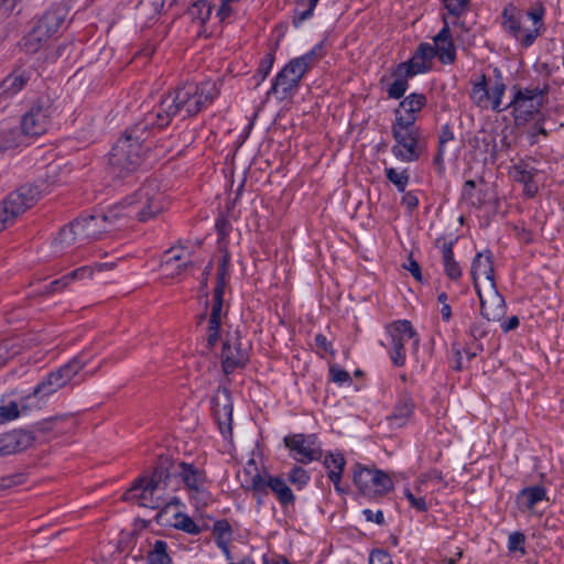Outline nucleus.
<instances>
[{
	"label": "nucleus",
	"instance_id": "680f3d73",
	"mask_svg": "<svg viewBox=\"0 0 564 564\" xmlns=\"http://www.w3.org/2000/svg\"><path fill=\"white\" fill-rule=\"evenodd\" d=\"M403 267H404L405 270L411 272V274L413 275V278L416 281H421L422 280V273H421L420 265H419V263L412 257H410L408 259V262L404 263Z\"/></svg>",
	"mask_w": 564,
	"mask_h": 564
},
{
	"label": "nucleus",
	"instance_id": "412c9836",
	"mask_svg": "<svg viewBox=\"0 0 564 564\" xmlns=\"http://www.w3.org/2000/svg\"><path fill=\"white\" fill-rule=\"evenodd\" d=\"M425 106L426 96L424 94L412 93L408 95L394 110V121L392 124L417 127L415 122Z\"/></svg>",
	"mask_w": 564,
	"mask_h": 564
},
{
	"label": "nucleus",
	"instance_id": "ddd939ff",
	"mask_svg": "<svg viewBox=\"0 0 564 564\" xmlns=\"http://www.w3.org/2000/svg\"><path fill=\"white\" fill-rule=\"evenodd\" d=\"M354 484L364 496L370 498L381 497L393 488V482L386 471L361 464L355 466Z\"/></svg>",
	"mask_w": 564,
	"mask_h": 564
},
{
	"label": "nucleus",
	"instance_id": "de8ad7c7",
	"mask_svg": "<svg viewBox=\"0 0 564 564\" xmlns=\"http://www.w3.org/2000/svg\"><path fill=\"white\" fill-rule=\"evenodd\" d=\"M288 479L291 484H293L297 489L301 490L308 484L311 477L304 468L300 466H294L289 471Z\"/></svg>",
	"mask_w": 564,
	"mask_h": 564
},
{
	"label": "nucleus",
	"instance_id": "49530a36",
	"mask_svg": "<svg viewBox=\"0 0 564 564\" xmlns=\"http://www.w3.org/2000/svg\"><path fill=\"white\" fill-rule=\"evenodd\" d=\"M274 63V55L272 53H267L262 59L260 61L259 67L254 75L256 85H260L270 74L272 66Z\"/></svg>",
	"mask_w": 564,
	"mask_h": 564
},
{
	"label": "nucleus",
	"instance_id": "e2e57ef3",
	"mask_svg": "<svg viewBox=\"0 0 564 564\" xmlns=\"http://www.w3.org/2000/svg\"><path fill=\"white\" fill-rule=\"evenodd\" d=\"M362 514L367 521L375 522L377 524H382L384 522L383 512L381 510H377L375 512L371 509H365Z\"/></svg>",
	"mask_w": 564,
	"mask_h": 564
},
{
	"label": "nucleus",
	"instance_id": "1a4fd4ad",
	"mask_svg": "<svg viewBox=\"0 0 564 564\" xmlns=\"http://www.w3.org/2000/svg\"><path fill=\"white\" fill-rule=\"evenodd\" d=\"M394 144L391 152L401 162L417 161L425 152V141L419 127L391 126Z\"/></svg>",
	"mask_w": 564,
	"mask_h": 564
},
{
	"label": "nucleus",
	"instance_id": "37998d69",
	"mask_svg": "<svg viewBox=\"0 0 564 564\" xmlns=\"http://www.w3.org/2000/svg\"><path fill=\"white\" fill-rule=\"evenodd\" d=\"M213 11V7L207 0H197L193 3L189 9V14L193 19L198 20L202 23H205L209 20Z\"/></svg>",
	"mask_w": 564,
	"mask_h": 564
},
{
	"label": "nucleus",
	"instance_id": "c03bdc74",
	"mask_svg": "<svg viewBox=\"0 0 564 564\" xmlns=\"http://www.w3.org/2000/svg\"><path fill=\"white\" fill-rule=\"evenodd\" d=\"M213 534L216 544H229L231 540V527L226 520H219L214 523Z\"/></svg>",
	"mask_w": 564,
	"mask_h": 564
},
{
	"label": "nucleus",
	"instance_id": "58836bf2",
	"mask_svg": "<svg viewBox=\"0 0 564 564\" xmlns=\"http://www.w3.org/2000/svg\"><path fill=\"white\" fill-rule=\"evenodd\" d=\"M174 521L171 522V527L176 530H181L191 535H198L202 532V528L186 513L176 512Z\"/></svg>",
	"mask_w": 564,
	"mask_h": 564
},
{
	"label": "nucleus",
	"instance_id": "338daca9",
	"mask_svg": "<svg viewBox=\"0 0 564 564\" xmlns=\"http://www.w3.org/2000/svg\"><path fill=\"white\" fill-rule=\"evenodd\" d=\"M519 323L518 316L513 315L508 321L501 323V329L503 333H508L516 329L519 326Z\"/></svg>",
	"mask_w": 564,
	"mask_h": 564
},
{
	"label": "nucleus",
	"instance_id": "09e8293b",
	"mask_svg": "<svg viewBox=\"0 0 564 564\" xmlns=\"http://www.w3.org/2000/svg\"><path fill=\"white\" fill-rule=\"evenodd\" d=\"M408 78L405 75L395 76V79L388 87V96L392 99H400L408 89Z\"/></svg>",
	"mask_w": 564,
	"mask_h": 564
},
{
	"label": "nucleus",
	"instance_id": "a211bd4d",
	"mask_svg": "<svg viewBox=\"0 0 564 564\" xmlns=\"http://www.w3.org/2000/svg\"><path fill=\"white\" fill-rule=\"evenodd\" d=\"M214 417L225 438L232 435V400L228 389L219 387L212 399Z\"/></svg>",
	"mask_w": 564,
	"mask_h": 564
},
{
	"label": "nucleus",
	"instance_id": "6ab92c4d",
	"mask_svg": "<svg viewBox=\"0 0 564 564\" xmlns=\"http://www.w3.org/2000/svg\"><path fill=\"white\" fill-rule=\"evenodd\" d=\"M35 75L32 68H15L0 82V107L9 104Z\"/></svg>",
	"mask_w": 564,
	"mask_h": 564
},
{
	"label": "nucleus",
	"instance_id": "423d86ee",
	"mask_svg": "<svg viewBox=\"0 0 564 564\" xmlns=\"http://www.w3.org/2000/svg\"><path fill=\"white\" fill-rule=\"evenodd\" d=\"M169 478L166 469L158 467L151 477L144 476L137 479L123 497L140 507L159 509L165 503Z\"/></svg>",
	"mask_w": 564,
	"mask_h": 564
},
{
	"label": "nucleus",
	"instance_id": "72a5a7b5",
	"mask_svg": "<svg viewBox=\"0 0 564 564\" xmlns=\"http://www.w3.org/2000/svg\"><path fill=\"white\" fill-rule=\"evenodd\" d=\"M63 22L64 18L58 12L50 11L40 18L35 28L37 29V33L43 34V36L50 39L58 31Z\"/></svg>",
	"mask_w": 564,
	"mask_h": 564
},
{
	"label": "nucleus",
	"instance_id": "8fccbe9b",
	"mask_svg": "<svg viewBox=\"0 0 564 564\" xmlns=\"http://www.w3.org/2000/svg\"><path fill=\"white\" fill-rule=\"evenodd\" d=\"M243 474L246 476V479L241 482V486L246 490H249V491H251V484H252L253 479H256V475L258 477H264V475H262L259 471V468H258V465H257L254 458H250L247 462L246 466L243 467Z\"/></svg>",
	"mask_w": 564,
	"mask_h": 564
},
{
	"label": "nucleus",
	"instance_id": "b1692460",
	"mask_svg": "<svg viewBox=\"0 0 564 564\" xmlns=\"http://www.w3.org/2000/svg\"><path fill=\"white\" fill-rule=\"evenodd\" d=\"M193 265L191 252L184 247L169 249L161 263V271L166 278H176Z\"/></svg>",
	"mask_w": 564,
	"mask_h": 564
},
{
	"label": "nucleus",
	"instance_id": "4468645a",
	"mask_svg": "<svg viewBox=\"0 0 564 564\" xmlns=\"http://www.w3.org/2000/svg\"><path fill=\"white\" fill-rule=\"evenodd\" d=\"M269 490L274 494L283 509L286 510L289 507L294 506L295 496L282 477L272 476L270 474H264V477H258L256 475V479H253L251 484V491L257 497L258 505L262 503V497L267 496Z\"/></svg>",
	"mask_w": 564,
	"mask_h": 564
},
{
	"label": "nucleus",
	"instance_id": "39448f33",
	"mask_svg": "<svg viewBox=\"0 0 564 564\" xmlns=\"http://www.w3.org/2000/svg\"><path fill=\"white\" fill-rule=\"evenodd\" d=\"M544 11L541 3L534 4L528 11L509 4L502 11V28L521 46L530 47L544 28Z\"/></svg>",
	"mask_w": 564,
	"mask_h": 564
},
{
	"label": "nucleus",
	"instance_id": "4be33fe9",
	"mask_svg": "<svg viewBox=\"0 0 564 564\" xmlns=\"http://www.w3.org/2000/svg\"><path fill=\"white\" fill-rule=\"evenodd\" d=\"M226 316L227 311L224 308V293H219V290L214 291L213 305L206 328L205 350H203V352H209L218 343L220 327Z\"/></svg>",
	"mask_w": 564,
	"mask_h": 564
},
{
	"label": "nucleus",
	"instance_id": "3c124183",
	"mask_svg": "<svg viewBox=\"0 0 564 564\" xmlns=\"http://www.w3.org/2000/svg\"><path fill=\"white\" fill-rule=\"evenodd\" d=\"M403 495L409 501L411 508L419 512H426L429 510V506L424 496L414 494V491H412L409 487L403 489Z\"/></svg>",
	"mask_w": 564,
	"mask_h": 564
},
{
	"label": "nucleus",
	"instance_id": "4d7b16f0",
	"mask_svg": "<svg viewBox=\"0 0 564 564\" xmlns=\"http://www.w3.org/2000/svg\"><path fill=\"white\" fill-rule=\"evenodd\" d=\"M19 354V347L11 341H6L0 347V367L4 366L7 361Z\"/></svg>",
	"mask_w": 564,
	"mask_h": 564
},
{
	"label": "nucleus",
	"instance_id": "7ed1b4c3",
	"mask_svg": "<svg viewBox=\"0 0 564 564\" xmlns=\"http://www.w3.org/2000/svg\"><path fill=\"white\" fill-rule=\"evenodd\" d=\"M151 127H156V121L148 112L140 122L124 131L109 153V164L112 169L121 173L132 172L139 167L149 149L144 142Z\"/></svg>",
	"mask_w": 564,
	"mask_h": 564
},
{
	"label": "nucleus",
	"instance_id": "774afa93",
	"mask_svg": "<svg viewBox=\"0 0 564 564\" xmlns=\"http://www.w3.org/2000/svg\"><path fill=\"white\" fill-rule=\"evenodd\" d=\"M454 139V134H453V131L451 130L449 126H444L442 128V131H441V134H440V138H438V143H442V144H446L447 142L452 141Z\"/></svg>",
	"mask_w": 564,
	"mask_h": 564
},
{
	"label": "nucleus",
	"instance_id": "13d9d810",
	"mask_svg": "<svg viewBox=\"0 0 564 564\" xmlns=\"http://www.w3.org/2000/svg\"><path fill=\"white\" fill-rule=\"evenodd\" d=\"M368 564H393V561L388 552L373 550L369 555Z\"/></svg>",
	"mask_w": 564,
	"mask_h": 564
},
{
	"label": "nucleus",
	"instance_id": "c756f323",
	"mask_svg": "<svg viewBox=\"0 0 564 564\" xmlns=\"http://www.w3.org/2000/svg\"><path fill=\"white\" fill-rule=\"evenodd\" d=\"M2 436L4 440L3 446H7V453H9V455L28 449L34 442L32 433L22 430L13 431Z\"/></svg>",
	"mask_w": 564,
	"mask_h": 564
},
{
	"label": "nucleus",
	"instance_id": "f03ea898",
	"mask_svg": "<svg viewBox=\"0 0 564 564\" xmlns=\"http://www.w3.org/2000/svg\"><path fill=\"white\" fill-rule=\"evenodd\" d=\"M219 95L214 82L187 83L163 96L149 113L154 117L158 128L167 127L173 118L182 112L184 117L197 115Z\"/></svg>",
	"mask_w": 564,
	"mask_h": 564
},
{
	"label": "nucleus",
	"instance_id": "9d476101",
	"mask_svg": "<svg viewBox=\"0 0 564 564\" xmlns=\"http://www.w3.org/2000/svg\"><path fill=\"white\" fill-rule=\"evenodd\" d=\"M37 185L25 184L10 193L0 202V231L12 225L14 220L32 207L41 197Z\"/></svg>",
	"mask_w": 564,
	"mask_h": 564
},
{
	"label": "nucleus",
	"instance_id": "0e129e2a",
	"mask_svg": "<svg viewBox=\"0 0 564 564\" xmlns=\"http://www.w3.org/2000/svg\"><path fill=\"white\" fill-rule=\"evenodd\" d=\"M546 135L547 132L544 127L540 123V121L535 122L529 132V141L531 144H535L538 142V135Z\"/></svg>",
	"mask_w": 564,
	"mask_h": 564
},
{
	"label": "nucleus",
	"instance_id": "20e7f679",
	"mask_svg": "<svg viewBox=\"0 0 564 564\" xmlns=\"http://www.w3.org/2000/svg\"><path fill=\"white\" fill-rule=\"evenodd\" d=\"M87 362L88 359L84 355H78L48 372L34 387L33 392L24 398L22 409L29 411L42 408L47 399L68 384L86 367Z\"/></svg>",
	"mask_w": 564,
	"mask_h": 564
},
{
	"label": "nucleus",
	"instance_id": "69168bd1",
	"mask_svg": "<svg viewBox=\"0 0 564 564\" xmlns=\"http://www.w3.org/2000/svg\"><path fill=\"white\" fill-rule=\"evenodd\" d=\"M234 13V9L231 8L230 3H227L225 1H220V6L217 10L216 15L219 18L220 21H225Z\"/></svg>",
	"mask_w": 564,
	"mask_h": 564
},
{
	"label": "nucleus",
	"instance_id": "cd10ccee",
	"mask_svg": "<svg viewBox=\"0 0 564 564\" xmlns=\"http://www.w3.org/2000/svg\"><path fill=\"white\" fill-rule=\"evenodd\" d=\"M300 83L291 77L283 68L275 75L268 96L273 95L279 100L292 97L299 88Z\"/></svg>",
	"mask_w": 564,
	"mask_h": 564
},
{
	"label": "nucleus",
	"instance_id": "aec40b11",
	"mask_svg": "<svg viewBox=\"0 0 564 564\" xmlns=\"http://www.w3.org/2000/svg\"><path fill=\"white\" fill-rule=\"evenodd\" d=\"M435 56L434 47L429 43H421L412 57L404 63H400L394 70V76L405 75L413 77L430 69L432 58Z\"/></svg>",
	"mask_w": 564,
	"mask_h": 564
},
{
	"label": "nucleus",
	"instance_id": "dca6fc26",
	"mask_svg": "<svg viewBox=\"0 0 564 564\" xmlns=\"http://www.w3.org/2000/svg\"><path fill=\"white\" fill-rule=\"evenodd\" d=\"M283 442L290 449L292 458L301 464L306 465L319 460L322 457V448L313 434L289 435L284 437Z\"/></svg>",
	"mask_w": 564,
	"mask_h": 564
},
{
	"label": "nucleus",
	"instance_id": "c9c22d12",
	"mask_svg": "<svg viewBox=\"0 0 564 564\" xmlns=\"http://www.w3.org/2000/svg\"><path fill=\"white\" fill-rule=\"evenodd\" d=\"M442 256L445 274L452 280H458L462 275V270L458 262L454 259L452 241L442 245Z\"/></svg>",
	"mask_w": 564,
	"mask_h": 564
},
{
	"label": "nucleus",
	"instance_id": "473e14b6",
	"mask_svg": "<svg viewBox=\"0 0 564 564\" xmlns=\"http://www.w3.org/2000/svg\"><path fill=\"white\" fill-rule=\"evenodd\" d=\"M24 137L17 127L0 123V152L20 147L23 143Z\"/></svg>",
	"mask_w": 564,
	"mask_h": 564
},
{
	"label": "nucleus",
	"instance_id": "9b49d317",
	"mask_svg": "<svg viewBox=\"0 0 564 564\" xmlns=\"http://www.w3.org/2000/svg\"><path fill=\"white\" fill-rule=\"evenodd\" d=\"M494 75L495 82L489 88L486 75L480 74L478 79L473 83L469 96L477 107L487 109L490 106L492 110L500 112L503 109L501 104L507 87L499 68L494 69Z\"/></svg>",
	"mask_w": 564,
	"mask_h": 564
},
{
	"label": "nucleus",
	"instance_id": "c85d7f7f",
	"mask_svg": "<svg viewBox=\"0 0 564 564\" xmlns=\"http://www.w3.org/2000/svg\"><path fill=\"white\" fill-rule=\"evenodd\" d=\"M471 275L475 285L478 283V278L484 275L489 281L490 286L494 288L496 283L494 278L492 253L489 250L478 252L475 256L471 263Z\"/></svg>",
	"mask_w": 564,
	"mask_h": 564
},
{
	"label": "nucleus",
	"instance_id": "5701e85b",
	"mask_svg": "<svg viewBox=\"0 0 564 564\" xmlns=\"http://www.w3.org/2000/svg\"><path fill=\"white\" fill-rule=\"evenodd\" d=\"M178 476L186 489L192 494V497L198 502H205L207 499L205 473L194 465L184 462L178 465Z\"/></svg>",
	"mask_w": 564,
	"mask_h": 564
},
{
	"label": "nucleus",
	"instance_id": "f3484780",
	"mask_svg": "<svg viewBox=\"0 0 564 564\" xmlns=\"http://www.w3.org/2000/svg\"><path fill=\"white\" fill-rule=\"evenodd\" d=\"M326 55L325 41L315 44L305 54L294 57L283 66V69L301 83L302 78L312 70Z\"/></svg>",
	"mask_w": 564,
	"mask_h": 564
},
{
	"label": "nucleus",
	"instance_id": "a878e982",
	"mask_svg": "<svg viewBox=\"0 0 564 564\" xmlns=\"http://www.w3.org/2000/svg\"><path fill=\"white\" fill-rule=\"evenodd\" d=\"M512 180L523 185V194L528 197H534L539 192L540 171L529 162L520 161L514 164L509 172Z\"/></svg>",
	"mask_w": 564,
	"mask_h": 564
},
{
	"label": "nucleus",
	"instance_id": "052dcab7",
	"mask_svg": "<svg viewBox=\"0 0 564 564\" xmlns=\"http://www.w3.org/2000/svg\"><path fill=\"white\" fill-rule=\"evenodd\" d=\"M69 283L67 281L66 275L62 276L61 279L54 280L47 285H45V293H54L58 291H63L66 286H68Z\"/></svg>",
	"mask_w": 564,
	"mask_h": 564
},
{
	"label": "nucleus",
	"instance_id": "bf43d9fd",
	"mask_svg": "<svg viewBox=\"0 0 564 564\" xmlns=\"http://www.w3.org/2000/svg\"><path fill=\"white\" fill-rule=\"evenodd\" d=\"M329 373L332 380L338 384H344L346 382H350L351 380L350 375L346 370H343L335 366L330 367Z\"/></svg>",
	"mask_w": 564,
	"mask_h": 564
},
{
	"label": "nucleus",
	"instance_id": "6e6552de",
	"mask_svg": "<svg viewBox=\"0 0 564 564\" xmlns=\"http://www.w3.org/2000/svg\"><path fill=\"white\" fill-rule=\"evenodd\" d=\"M513 97L508 105L517 124H522L540 113L549 93V87H513Z\"/></svg>",
	"mask_w": 564,
	"mask_h": 564
},
{
	"label": "nucleus",
	"instance_id": "e433bc0d",
	"mask_svg": "<svg viewBox=\"0 0 564 564\" xmlns=\"http://www.w3.org/2000/svg\"><path fill=\"white\" fill-rule=\"evenodd\" d=\"M148 564H171L172 558L167 553V543L163 540H155L147 553Z\"/></svg>",
	"mask_w": 564,
	"mask_h": 564
},
{
	"label": "nucleus",
	"instance_id": "2eb2a0df",
	"mask_svg": "<svg viewBox=\"0 0 564 564\" xmlns=\"http://www.w3.org/2000/svg\"><path fill=\"white\" fill-rule=\"evenodd\" d=\"M250 345L242 341L238 329L228 333L221 349V367L226 375L243 368L249 361Z\"/></svg>",
	"mask_w": 564,
	"mask_h": 564
},
{
	"label": "nucleus",
	"instance_id": "603ef678",
	"mask_svg": "<svg viewBox=\"0 0 564 564\" xmlns=\"http://www.w3.org/2000/svg\"><path fill=\"white\" fill-rule=\"evenodd\" d=\"M20 414L19 405L15 401H10L0 405V424L17 419Z\"/></svg>",
	"mask_w": 564,
	"mask_h": 564
},
{
	"label": "nucleus",
	"instance_id": "bb28decb",
	"mask_svg": "<svg viewBox=\"0 0 564 564\" xmlns=\"http://www.w3.org/2000/svg\"><path fill=\"white\" fill-rule=\"evenodd\" d=\"M434 45L435 55L443 64H452L455 61L456 52L447 22H445L444 26L435 35Z\"/></svg>",
	"mask_w": 564,
	"mask_h": 564
},
{
	"label": "nucleus",
	"instance_id": "a19ab883",
	"mask_svg": "<svg viewBox=\"0 0 564 564\" xmlns=\"http://www.w3.org/2000/svg\"><path fill=\"white\" fill-rule=\"evenodd\" d=\"M47 40L48 39L46 36L37 33V29L34 26L33 30L23 37L22 48L29 54L36 53Z\"/></svg>",
	"mask_w": 564,
	"mask_h": 564
},
{
	"label": "nucleus",
	"instance_id": "79ce46f5",
	"mask_svg": "<svg viewBox=\"0 0 564 564\" xmlns=\"http://www.w3.org/2000/svg\"><path fill=\"white\" fill-rule=\"evenodd\" d=\"M112 267H113L112 263H98V264H96L95 268L85 265V267H80V268L67 273L66 278H67L68 283L70 284L74 281L91 276L95 269L101 271L105 269H111Z\"/></svg>",
	"mask_w": 564,
	"mask_h": 564
},
{
	"label": "nucleus",
	"instance_id": "a18cd8bd",
	"mask_svg": "<svg viewBox=\"0 0 564 564\" xmlns=\"http://www.w3.org/2000/svg\"><path fill=\"white\" fill-rule=\"evenodd\" d=\"M386 177L391 182L399 192H404L409 184V174L406 171H397L393 167H386Z\"/></svg>",
	"mask_w": 564,
	"mask_h": 564
},
{
	"label": "nucleus",
	"instance_id": "f704fd0d",
	"mask_svg": "<svg viewBox=\"0 0 564 564\" xmlns=\"http://www.w3.org/2000/svg\"><path fill=\"white\" fill-rule=\"evenodd\" d=\"M414 404L409 398L401 399L388 420L394 427H402L406 424L413 413Z\"/></svg>",
	"mask_w": 564,
	"mask_h": 564
},
{
	"label": "nucleus",
	"instance_id": "f257e3e1",
	"mask_svg": "<svg viewBox=\"0 0 564 564\" xmlns=\"http://www.w3.org/2000/svg\"><path fill=\"white\" fill-rule=\"evenodd\" d=\"M164 195L156 181H148L134 194L107 212L84 216L75 220L79 237L96 239L121 218H135L144 223L158 216L164 208Z\"/></svg>",
	"mask_w": 564,
	"mask_h": 564
},
{
	"label": "nucleus",
	"instance_id": "7c9ffc66",
	"mask_svg": "<svg viewBox=\"0 0 564 564\" xmlns=\"http://www.w3.org/2000/svg\"><path fill=\"white\" fill-rule=\"evenodd\" d=\"M323 464L328 471V478L334 484L335 489L339 491V484L346 464L344 456L339 453H328L325 455Z\"/></svg>",
	"mask_w": 564,
	"mask_h": 564
},
{
	"label": "nucleus",
	"instance_id": "6e6d98bb",
	"mask_svg": "<svg viewBox=\"0 0 564 564\" xmlns=\"http://www.w3.org/2000/svg\"><path fill=\"white\" fill-rule=\"evenodd\" d=\"M524 543L525 535L522 532H512L508 538V550L510 552L519 551L521 554H525Z\"/></svg>",
	"mask_w": 564,
	"mask_h": 564
},
{
	"label": "nucleus",
	"instance_id": "0eeeda50",
	"mask_svg": "<svg viewBox=\"0 0 564 564\" xmlns=\"http://www.w3.org/2000/svg\"><path fill=\"white\" fill-rule=\"evenodd\" d=\"M55 110L53 99L48 95L31 97L20 121L22 133L25 137L44 134L48 130Z\"/></svg>",
	"mask_w": 564,
	"mask_h": 564
},
{
	"label": "nucleus",
	"instance_id": "2f4dec72",
	"mask_svg": "<svg viewBox=\"0 0 564 564\" xmlns=\"http://www.w3.org/2000/svg\"><path fill=\"white\" fill-rule=\"evenodd\" d=\"M546 499V490L542 486L525 487L517 496L519 507L527 510H532L536 503Z\"/></svg>",
	"mask_w": 564,
	"mask_h": 564
},
{
	"label": "nucleus",
	"instance_id": "864d4df0",
	"mask_svg": "<svg viewBox=\"0 0 564 564\" xmlns=\"http://www.w3.org/2000/svg\"><path fill=\"white\" fill-rule=\"evenodd\" d=\"M469 2L470 0H443L448 13L457 18L467 11Z\"/></svg>",
	"mask_w": 564,
	"mask_h": 564
},
{
	"label": "nucleus",
	"instance_id": "f8f14e48",
	"mask_svg": "<svg viewBox=\"0 0 564 564\" xmlns=\"http://www.w3.org/2000/svg\"><path fill=\"white\" fill-rule=\"evenodd\" d=\"M387 332L391 339V348L389 350L390 359L395 367H403L406 361L404 345L408 340H413V350L416 352L420 345V338L408 319L394 321L387 326Z\"/></svg>",
	"mask_w": 564,
	"mask_h": 564
},
{
	"label": "nucleus",
	"instance_id": "393cba45",
	"mask_svg": "<svg viewBox=\"0 0 564 564\" xmlns=\"http://www.w3.org/2000/svg\"><path fill=\"white\" fill-rule=\"evenodd\" d=\"M476 292L480 301V313L487 321L499 322L505 316L507 306L503 296L497 291L496 284L490 286L487 296L481 293L478 283Z\"/></svg>",
	"mask_w": 564,
	"mask_h": 564
},
{
	"label": "nucleus",
	"instance_id": "5fc2aeb1",
	"mask_svg": "<svg viewBox=\"0 0 564 564\" xmlns=\"http://www.w3.org/2000/svg\"><path fill=\"white\" fill-rule=\"evenodd\" d=\"M227 264H228L227 257H223L220 262H219L218 269H217V283H216V286L214 289V291H218L219 290V293H224L225 292V288H226L227 282H228Z\"/></svg>",
	"mask_w": 564,
	"mask_h": 564
},
{
	"label": "nucleus",
	"instance_id": "4c0bfd02",
	"mask_svg": "<svg viewBox=\"0 0 564 564\" xmlns=\"http://www.w3.org/2000/svg\"><path fill=\"white\" fill-rule=\"evenodd\" d=\"M77 240H83L79 237V231L77 230L76 223H72L69 226H66L61 229L57 237L54 239V248L55 251H62L65 248L69 247Z\"/></svg>",
	"mask_w": 564,
	"mask_h": 564
},
{
	"label": "nucleus",
	"instance_id": "ea45409f",
	"mask_svg": "<svg viewBox=\"0 0 564 564\" xmlns=\"http://www.w3.org/2000/svg\"><path fill=\"white\" fill-rule=\"evenodd\" d=\"M318 0H297L293 23L299 28L304 21L313 17Z\"/></svg>",
	"mask_w": 564,
	"mask_h": 564
}]
</instances>
